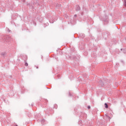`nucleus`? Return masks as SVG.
Segmentation results:
<instances>
[{
    "mask_svg": "<svg viewBox=\"0 0 126 126\" xmlns=\"http://www.w3.org/2000/svg\"><path fill=\"white\" fill-rule=\"evenodd\" d=\"M69 59L70 60H73L74 61H78L80 59V55L78 54H74L72 56H69Z\"/></svg>",
    "mask_w": 126,
    "mask_h": 126,
    "instance_id": "1",
    "label": "nucleus"
},
{
    "mask_svg": "<svg viewBox=\"0 0 126 126\" xmlns=\"http://www.w3.org/2000/svg\"><path fill=\"white\" fill-rule=\"evenodd\" d=\"M109 17L108 15H105V16L102 18V21L103 22L104 25H106L109 23Z\"/></svg>",
    "mask_w": 126,
    "mask_h": 126,
    "instance_id": "2",
    "label": "nucleus"
},
{
    "mask_svg": "<svg viewBox=\"0 0 126 126\" xmlns=\"http://www.w3.org/2000/svg\"><path fill=\"white\" fill-rule=\"evenodd\" d=\"M27 5L28 7H29L30 9H34V3H27Z\"/></svg>",
    "mask_w": 126,
    "mask_h": 126,
    "instance_id": "3",
    "label": "nucleus"
},
{
    "mask_svg": "<svg viewBox=\"0 0 126 126\" xmlns=\"http://www.w3.org/2000/svg\"><path fill=\"white\" fill-rule=\"evenodd\" d=\"M102 36L106 39V38H108L110 36V33L109 32H103L102 33Z\"/></svg>",
    "mask_w": 126,
    "mask_h": 126,
    "instance_id": "4",
    "label": "nucleus"
},
{
    "mask_svg": "<svg viewBox=\"0 0 126 126\" xmlns=\"http://www.w3.org/2000/svg\"><path fill=\"white\" fill-rule=\"evenodd\" d=\"M104 119L106 122H110V120H111V117H110L107 114H105L104 117Z\"/></svg>",
    "mask_w": 126,
    "mask_h": 126,
    "instance_id": "5",
    "label": "nucleus"
},
{
    "mask_svg": "<svg viewBox=\"0 0 126 126\" xmlns=\"http://www.w3.org/2000/svg\"><path fill=\"white\" fill-rule=\"evenodd\" d=\"M2 39L4 41H6V40H8L9 39V36L3 35Z\"/></svg>",
    "mask_w": 126,
    "mask_h": 126,
    "instance_id": "6",
    "label": "nucleus"
},
{
    "mask_svg": "<svg viewBox=\"0 0 126 126\" xmlns=\"http://www.w3.org/2000/svg\"><path fill=\"white\" fill-rule=\"evenodd\" d=\"M22 59L24 61V62H26V61H27L28 59V57L27 55H24L23 56Z\"/></svg>",
    "mask_w": 126,
    "mask_h": 126,
    "instance_id": "7",
    "label": "nucleus"
},
{
    "mask_svg": "<svg viewBox=\"0 0 126 126\" xmlns=\"http://www.w3.org/2000/svg\"><path fill=\"white\" fill-rule=\"evenodd\" d=\"M41 102H42V103H45V104H47V103H48V100L45 98H42L40 100Z\"/></svg>",
    "mask_w": 126,
    "mask_h": 126,
    "instance_id": "8",
    "label": "nucleus"
},
{
    "mask_svg": "<svg viewBox=\"0 0 126 126\" xmlns=\"http://www.w3.org/2000/svg\"><path fill=\"white\" fill-rule=\"evenodd\" d=\"M98 83L99 86H101V87L104 86V83L103 82V81L101 80L99 81Z\"/></svg>",
    "mask_w": 126,
    "mask_h": 126,
    "instance_id": "9",
    "label": "nucleus"
},
{
    "mask_svg": "<svg viewBox=\"0 0 126 126\" xmlns=\"http://www.w3.org/2000/svg\"><path fill=\"white\" fill-rule=\"evenodd\" d=\"M78 109H79V107L78 106H76L75 109H74V111L76 113V114H78Z\"/></svg>",
    "mask_w": 126,
    "mask_h": 126,
    "instance_id": "10",
    "label": "nucleus"
},
{
    "mask_svg": "<svg viewBox=\"0 0 126 126\" xmlns=\"http://www.w3.org/2000/svg\"><path fill=\"white\" fill-rule=\"evenodd\" d=\"M121 51H123V53L124 54H126V48H125V49L121 48Z\"/></svg>",
    "mask_w": 126,
    "mask_h": 126,
    "instance_id": "11",
    "label": "nucleus"
},
{
    "mask_svg": "<svg viewBox=\"0 0 126 126\" xmlns=\"http://www.w3.org/2000/svg\"><path fill=\"white\" fill-rule=\"evenodd\" d=\"M80 10V7L79 5L77 6V7L76 8V11H79V10Z\"/></svg>",
    "mask_w": 126,
    "mask_h": 126,
    "instance_id": "12",
    "label": "nucleus"
},
{
    "mask_svg": "<svg viewBox=\"0 0 126 126\" xmlns=\"http://www.w3.org/2000/svg\"><path fill=\"white\" fill-rule=\"evenodd\" d=\"M84 116H86V114L84 112H81V117H84Z\"/></svg>",
    "mask_w": 126,
    "mask_h": 126,
    "instance_id": "13",
    "label": "nucleus"
},
{
    "mask_svg": "<svg viewBox=\"0 0 126 126\" xmlns=\"http://www.w3.org/2000/svg\"><path fill=\"white\" fill-rule=\"evenodd\" d=\"M104 106L106 109H108V108H109V105H108V104L107 103H104Z\"/></svg>",
    "mask_w": 126,
    "mask_h": 126,
    "instance_id": "14",
    "label": "nucleus"
},
{
    "mask_svg": "<svg viewBox=\"0 0 126 126\" xmlns=\"http://www.w3.org/2000/svg\"><path fill=\"white\" fill-rule=\"evenodd\" d=\"M27 116L29 117V118H32V115H31V113H28Z\"/></svg>",
    "mask_w": 126,
    "mask_h": 126,
    "instance_id": "15",
    "label": "nucleus"
},
{
    "mask_svg": "<svg viewBox=\"0 0 126 126\" xmlns=\"http://www.w3.org/2000/svg\"><path fill=\"white\" fill-rule=\"evenodd\" d=\"M5 55H6V53L2 52L1 53V55L3 56V57H4L5 56Z\"/></svg>",
    "mask_w": 126,
    "mask_h": 126,
    "instance_id": "16",
    "label": "nucleus"
},
{
    "mask_svg": "<svg viewBox=\"0 0 126 126\" xmlns=\"http://www.w3.org/2000/svg\"><path fill=\"white\" fill-rule=\"evenodd\" d=\"M41 124H44V123H45V120L44 119L41 120Z\"/></svg>",
    "mask_w": 126,
    "mask_h": 126,
    "instance_id": "17",
    "label": "nucleus"
},
{
    "mask_svg": "<svg viewBox=\"0 0 126 126\" xmlns=\"http://www.w3.org/2000/svg\"><path fill=\"white\" fill-rule=\"evenodd\" d=\"M25 66H28V63H27L26 62H25Z\"/></svg>",
    "mask_w": 126,
    "mask_h": 126,
    "instance_id": "18",
    "label": "nucleus"
},
{
    "mask_svg": "<svg viewBox=\"0 0 126 126\" xmlns=\"http://www.w3.org/2000/svg\"><path fill=\"white\" fill-rule=\"evenodd\" d=\"M54 108H55V109H58V105L55 104L54 105Z\"/></svg>",
    "mask_w": 126,
    "mask_h": 126,
    "instance_id": "19",
    "label": "nucleus"
},
{
    "mask_svg": "<svg viewBox=\"0 0 126 126\" xmlns=\"http://www.w3.org/2000/svg\"><path fill=\"white\" fill-rule=\"evenodd\" d=\"M124 5H125V6L126 7V0H124Z\"/></svg>",
    "mask_w": 126,
    "mask_h": 126,
    "instance_id": "20",
    "label": "nucleus"
},
{
    "mask_svg": "<svg viewBox=\"0 0 126 126\" xmlns=\"http://www.w3.org/2000/svg\"><path fill=\"white\" fill-rule=\"evenodd\" d=\"M87 108L88 109V110H90V109H91V106H90V105H89V106L87 107Z\"/></svg>",
    "mask_w": 126,
    "mask_h": 126,
    "instance_id": "21",
    "label": "nucleus"
},
{
    "mask_svg": "<svg viewBox=\"0 0 126 126\" xmlns=\"http://www.w3.org/2000/svg\"><path fill=\"white\" fill-rule=\"evenodd\" d=\"M69 97H71V96H72V94H70V92H69Z\"/></svg>",
    "mask_w": 126,
    "mask_h": 126,
    "instance_id": "22",
    "label": "nucleus"
},
{
    "mask_svg": "<svg viewBox=\"0 0 126 126\" xmlns=\"http://www.w3.org/2000/svg\"><path fill=\"white\" fill-rule=\"evenodd\" d=\"M104 81H106V82H108V79H107V78L104 79Z\"/></svg>",
    "mask_w": 126,
    "mask_h": 126,
    "instance_id": "23",
    "label": "nucleus"
},
{
    "mask_svg": "<svg viewBox=\"0 0 126 126\" xmlns=\"http://www.w3.org/2000/svg\"><path fill=\"white\" fill-rule=\"evenodd\" d=\"M12 126H18V125H17L16 124H14V125H13Z\"/></svg>",
    "mask_w": 126,
    "mask_h": 126,
    "instance_id": "24",
    "label": "nucleus"
},
{
    "mask_svg": "<svg viewBox=\"0 0 126 126\" xmlns=\"http://www.w3.org/2000/svg\"><path fill=\"white\" fill-rule=\"evenodd\" d=\"M74 16V17H77V15L76 14H75Z\"/></svg>",
    "mask_w": 126,
    "mask_h": 126,
    "instance_id": "25",
    "label": "nucleus"
},
{
    "mask_svg": "<svg viewBox=\"0 0 126 126\" xmlns=\"http://www.w3.org/2000/svg\"><path fill=\"white\" fill-rule=\"evenodd\" d=\"M10 31H10L9 29H8V32H10Z\"/></svg>",
    "mask_w": 126,
    "mask_h": 126,
    "instance_id": "26",
    "label": "nucleus"
},
{
    "mask_svg": "<svg viewBox=\"0 0 126 126\" xmlns=\"http://www.w3.org/2000/svg\"><path fill=\"white\" fill-rule=\"evenodd\" d=\"M36 68L38 69L39 68V67L38 66H36Z\"/></svg>",
    "mask_w": 126,
    "mask_h": 126,
    "instance_id": "27",
    "label": "nucleus"
},
{
    "mask_svg": "<svg viewBox=\"0 0 126 126\" xmlns=\"http://www.w3.org/2000/svg\"><path fill=\"white\" fill-rule=\"evenodd\" d=\"M121 63H124V61L122 60V61H121Z\"/></svg>",
    "mask_w": 126,
    "mask_h": 126,
    "instance_id": "28",
    "label": "nucleus"
},
{
    "mask_svg": "<svg viewBox=\"0 0 126 126\" xmlns=\"http://www.w3.org/2000/svg\"><path fill=\"white\" fill-rule=\"evenodd\" d=\"M32 106H33V104H32Z\"/></svg>",
    "mask_w": 126,
    "mask_h": 126,
    "instance_id": "29",
    "label": "nucleus"
}]
</instances>
